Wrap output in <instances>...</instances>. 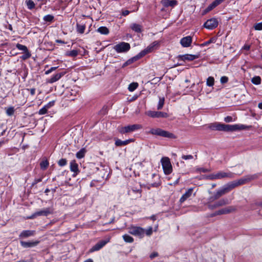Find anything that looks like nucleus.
Returning <instances> with one entry per match:
<instances>
[{
  "mask_svg": "<svg viewBox=\"0 0 262 262\" xmlns=\"http://www.w3.org/2000/svg\"><path fill=\"white\" fill-rule=\"evenodd\" d=\"M210 128L212 130L224 132H234L245 129L247 126L243 124H225L215 122L211 124Z\"/></svg>",
  "mask_w": 262,
  "mask_h": 262,
  "instance_id": "f257e3e1",
  "label": "nucleus"
},
{
  "mask_svg": "<svg viewBox=\"0 0 262 262\" xmlns=\"http://www.w3.org/2000/svg\"><path fill=\"white\" fill-rule=\"evenodd\" d=\"M258 177V174H254L252 175H247L245 176L244 177L239 179L237 181L231 182L228 183L230 187L232 189L234 188L235 187L244 184H246L253 180L256 179Z\"/></svg>",
  "mask_w": 262,
  "mask_h": 262,
  "instance_id": "f03ea898",
  "label": "nucleus"
},
{
  "mask_svg": "<svg viewBox=\"0 0 262 262\" xmlns=\"http://www.w3.org/2000/svg\"><path fill=\"white\" fill-rule=\"evenodd\" d=\"M148 134L152 135L159 136L162 137H165L171 139L176 138L175 135L168 131L164 130L160 128H152L148 132Z\"/></svg>",
  "mask_w": 262,
  "mask_h": 262,
  "instance_id": "7ed1b4c3",
  "label": "nucleus"
},
{
  "mask_svg": "<svg viewBox=\"0 0 262 262\" xmlns=\"http://www.w3.org/2000/svg\"><path fill=\"white\" fill-rule=\"evenodd\" d=\"M142 126L140 124H135L132 125H128L125 126H119L118 128L119 132L121 134H125L133 133L137 130L140 129Z\"/></svg>",
  "mask_w": 262,
  "mask_h": 262,
  "instance_id": "20e7f679",
  "label": "nucleus"
},
{
  "mask_svg": "<svg viewBox=\"0 0 262 262\" xmlns=\"http://www.w3.org/2000/svg\"><path fill=\"white\" fill-rule=\"evenodd\" d=\"M208 177L211 180L222 179L225 178L232 179L234 177V174L230 171L225 172L223 171H220L215 173H212L209 175Z\"/></svg>",
  "mask_w": 262,
  "mask_h": 262,
  "instance_id": "39448f33",
  "label": "nucleus"
},
{
  "mask_svg": "<svg viewBox=\"0 0 262 262\" xmlns=\"http://www.w3.org/2000/svg\"><path fill=\"white\" fill-rule=\"evenodd\" d=\"M128 232L140 238H142L145 235V229L141 227L132 226L128 228Z\"/></svg>",
  "mask_w": 262,
  "mask_h": 262,
  "instance_id": "423d86ee",
  "label": "nucleus"
},
{
  "mask_svg": "<svg viewBox=\"0 0 262 262\" xmlns=\"http://www.w3.org/2000/svg\"><path fill=\"white\" fill-rule=\"evenodd\" d=\"M113 49L118 53H126L130 50V46L129 43L121 42L114 46Z\"/></svg>",
  "mask_w": 262,
  "mask_h": 262,
  "instance_id": "0eeeda50",
  "label": "nucleus"
},
{
  "mask_svg": "<svg viewBox=\"0 0 262 262\" xmlns=\"http://www.w3.org/2000/svg\"><path fill=\"white\" fill-rule=\"evenodd\" d=\"M161 162L165 174H170L172 172V166L169 159L167 157L162 158Z\"/></svg>",
  "mask_w": 262,
  "mask_h": 262,
  "instance_id": "6e6552de",
  "label": "nucleus"
},
{
  "mask_svg": "<svg viewBox=\"0 0 262 262\" xmlns=\"http://www.w3.org/2000/svg\"><path fill=\"white\" fill-rule=\"evenodd\" d=\"M53 210L51 208H44L41 210L37 211L34 212L31 216L28 217V219H33L38 216H48L49 214H52Z\"/></svg>",
  "mask_w": 262,
  "mask_h": 262,
  "instance_id": "1a4fd4ad",
  "label": "nucleus"
},
{
  "mask_svg": "<svg viewBox=\"0 0 262 262\" xmlns=\"http://www.w3.org/2000/svg\"><path fill=\"white\" fill-rule=\"evenodd\" d=\"M218 25V21L215 18L207 20L204 24V27L208 29L212 30Z\"/></svg>",
  "mask_w": 262,
  "mask_h": 262,
  "instance_id": "9d476101",
  "label": "nucleus"
},
{
  "mask_svg": "<svg viewBox=\"0 0 262 262\" xmlns=\"http://www.w3.org/2000/svg\"><path fill=\"white\" fill-rule=\"evenodd\" d=\"M146 114L152 118H167L168 114L166 113L162 112L149 111L146 113Z\"/></svg>",
  "mask_w": 262,
  "mask_h": 262,
  "instance_id": "9b49d317",
  "label": "nucleus"
},
{
  "mask_svg": "<svg viewBox=\"0 0 262 262\" xmlns=\"http://www.w3.org/2000/svg\"><path fill=\"white\" fill-rule=\"evenodd\" d=\"M109 242V239L108 240H102L98 243H97L95 245H94L92 248H91L89 250L90 252H93L94 251H98L101 249L103 246H104L108 242Z\"/></svg>",
  "mask_w": 262,
  "mask_h": 262,
  "instance_id": "f8f14e48",
  "label": "nucleus"
},
{
  "mask_svg": "<svg viewBox=\"0 0 262 262\" xmlns=\"http://www.w3.org/2000/svg\"><path fill=\"white\" fill-rule=\"evenodd\" d=\"M235 210V208L233 207L229 206L226 208H222L215 212H214L212 216H214L215 215L227 214Z\"/></svg>",
  "mask_w": 262,
  "mask_h": 262,
  "instance_id": "ddd939ff",
  "label": "nucleus"
},
{
  "mask_svg": "<svg viewBox=\"0 0 262 262\" xmlns=\"http://www.w3.org/2000/svg\"><path fill=\"white\" fill-rule=\"evenodd\" d=\"M180 60L182 61H192L199 58V55L185 54L181 55L178 56Z\"/></svg>",
  "mask_w": 262,
  "mask_h": 262,
  "instance_id": "4468645a",
  "label": "nucleus"
},
{
  "mask_svg": "<svg viewBox=\"0 0 262 262\" xmlns=\"http://www.w3.org/2000/svg\"><path fill=\"white\" fill-rule=\"evenodd\" d=\"M232 190L229 183L224 185L222 188L217 190L216 193L221 197Z\"/></svg>",
  "mask_w": 262,
  "mask_h": 262,
  "instance_id": "2eb2a0df",
  "label": "nucleus"
},
{
  "mask_svg": "<svg viewBox=\"0 0 262 262\" xmlns=\"http://www.w3.org/2000/svg\"><path fill=\"white\" fill-rule=\"evenodd\" d=\"M39 242L38 241H30V242H25V241H20V245L25 248H32L36 246L38 244Z\"/></svg>",
  "mask_w": 262,
  "mask_h": 262,
  "instance_id": "dca6fc26",
  "label": "nucleus"
},
{
  "mask_svg": "<svg viewBox=\"0 0 262 262\" xmlns=\"http://www.w3.org/2000/svg\"><path fill=\"white\" fill-rule=\"evenodd\" d=\"M192 42V37L190 36H187L183 37L180 40V43L184 48L190 46Z\"/></svg>",
  "mask_w": 262,
  "mask_h": 262,
  "instance_id": "f3484780",
  "label": "nucleus"
},
{
  "mask_svg": "<svg viewBox=\"0 0 262 262\" xmlns=\"http://www.w3.org/2000/svg\"><path fill=\"white\" fill-rule=\"evenodd\" d=\"M54 104L55 101L53 100L50 101L49 103H48L46 105H45L43 107H42L39 110L38 114L40 115L46 114L48 112V110L52 107L54 105Z\"/></svg>",
  "mask_w": 262,
  "mask_h": 262,
  "instance_id": "a211bd4d",
  "label": "nucleus"
},
{
  "mask_svg": "<svg viewBox=\"0 0 262 262\" xmlns=\"http://www.w3.org/2000/svg\"><path fill=\"white\" fill-rule=\"evenodd\" d=\"M66 74V72H60L59 73H57L54 76H53L52 77H51L49 79H48L47 80V82L49 83H53L58 80H59L63 76H64Z\"/></svg>",
  "mask_w": 262,
  "mask_h": 262,
  "instance_id": "6ab92c4d",
  "label": "nucleus"
},
{
  "mask_svg": "<svg viewBox=\"0 0 262 262\" xmlns=\"http://www.w3.org/2000/svg\"><path fill=\"white\" fill-rule=\"evenodd\" d=\"M161 3L165 7H171L173 8L178 5V1L176 0H162Z\"/></svg>",
  "mask_w": 262,
  "mask_h": 262,
  "instance_id": "aec40b11",
  "label": "nucleus"
},
{
  "mask_svg": "<svg viewBox=\"0 0 262 262\" xmlns=\"http://www.w3.org/2000/svg\"><path fill=\"white\" fill-rule=\"evenodd\" d=\"M70 170L73 172V177H75L79 172L78 165L75 160H73L70 162Z\"/></svg>",
  "mask_w": 262,
  "mask_h": 262,
  "instance_id": "412c9836",
  "label": "nucleus"
},
{
  "mask_svg": "<svg viewBox=\"0 0 262 262\" xmlns=\"http://www.w3.org/2000/svg\"><path fill=\"white\" fill-rule=\"evenodd\" d=\"M193 188H189L184 194H183V195L181 196V198L180 199V202L182 203L184 201H185L187 199L190 198L193 192Z\"/></svg>",
  "mask_w": 262,
  "mask_h": 262,
  "instance_id": "4be33fe9",
  "label": "nucleus"
},
{
  "mask_svg": "<svg viewBox=\"0 0 262 262\" xmlns=\"http://www.w3.org/2000/svg\"><path fill=\"white\" fill-rule=\"evenodd\" d=\"M224 1L225 0H215L207 7L205 10V12L207 13L210 11Z\"/></svg>",
  "mask_w": 262,
  "mask_h": 262,
  "instance_id": "5701e85b",
  "label": "nucleus"
},
{
  "mask_svg": "<svg viewBox=\"0 0 262 262\" xmlns=\"http://www.w3.org/2000/svg\"><path fill=\"white\" fill-rule=\"evenodd\" d=\"M35 233L34 230H23L19 235L20 238H27L33 236Z\"/></svg>",
  "mask_w": 262,
  "mask_h": 262,
  "instance_id": "b1692460",
  "label": "nucleus"
},
{
  "mask_svg": "<svg viewBox=\"0 0 262 262\" xmlns=\"http://www.w3.org/2000/svg\"><path fill=\"white\" fill-rule=\"evenodd\" d=\"M134 140L132 139L126 140L124 141H122L120 139H117L115 141V145L117 146H121L123 145H126L129 143L133 142Z\"/></svg>",
  "mask_w": 262,
  "mask_h": 262,
  "instance_id": "393cba45",
  "label": "nucleus"
},
{
  "mask_svg": "<svg viewBox=\"0 0 262 262\" xmlns=\"http://www.w3.org/2000/svg\"><path fill=\"white\" fill-rule=\"evenodd\" d=\"M49 165V163L46 158L42 159V161L40 163V168L44 170H46Z\"/></svg>",
  "mask_w": 262,
  "mask_h": 262,
  "instance_id": "a878e982",
  "label": "nucleus"
},
{
  "mask_svg": "<svg viewBox=\"0 0 262 262\" xmlns=\"http://www.w3.org/2000/svg\"><path fill=\"white\" fill-rule=\"evenodd\" d=\"M131 29L136 32L141 33L142 32V26L137 24H133L130 26Z\"/></svg>",
  "mask_w": 262,
  "mask_h": 262,
  "instance_id": "bb28decb",
  "label": "nucleus"
},
{
  "mask_svg": "<svg viewBox=\"0 0 262 262\" xmlns=\"http://www.w3.org/2000/svg\"><path fill=\"white\" fill-rule=\"evenodd\" d=\"M216 206H217V207L222 206L225 205L229 204L230 203L229 201L227 199H222L217 202H215Z\"/></svg>",
  "mask_w": 262,
  "mask_h": 262,
  "instance_id": "cd10ccee",
  "label": "nucleus"
},
{
  "mask_svg": "<svg viewBox=\"0 0 262 262\" xmlns=\"http://www.w3.org/2000/svg\"><path fill=\"white\" fill-rule=\"evenodd\" d=\"M98 32L101 34L107 35L109 33V30L106 27H100L97 29Z\"/></svg>",
  "mask_w": 262,
  "mask_h": 262,
  "instance_id": "c85d7f7f",
  "label": "nucleus"
},
{
  "mask_svg": "<svg viewBox=\"0 0 262 262\" xmlns=\"http://www.w3.org/2000/svg\"><path fill=\"white\" fill-rule=\"evenodd\" d=\"M25 3L29 10H32L35 7V4L32 0H27Z\"/></svg>",
  "mask_w": 262,
  "mask_h": 262,
  "instance_id": "c756f323",
  "label": "nucleus"
},
{
  "mask_svg": "<svg viewBox=\"0 0 262 262\" xmlns=\"http://www.w3.org/2000/svg\"><path fill=\"white\" fill-rule=\"evenodd\" d=\"M85 29V26L84 25H79L78 24L76 25L77 32L80 34H83Z\"/></svg>",
  "mask_w": 262,
  "mask_h": 262,
  "instance_id": "7c9ffc66",
  "label": "nucleus"
},
{
  "mask_svg": "<svg viewBox=\"0 0 262 262\" xmlns=\"http://www.w3.org/2000/svg\"><path fill=\"white\" fill-rule=\"evenodd\" d=\"M159 44V42L157 41H154L150 45H149L147 48L146 49L149 51V52H152Z\"/></svg>",
  "mask_w": 262,
  "mask_h": 262,
  "instance_id": "2f4dec72",
  "label": "nucleus"
},
{
  "mask_svg": "<svg viewBox=\"0 0 262 262\" xmlns=\"http://www.w3.org/2000/svg\"><path fill=\"white\" fill-rule=\"evenodd\" d=\"M216 39L217 38L216 37H212L209 40L203 42V43H202L200 45V46L201 47L207 46L211 43H215L216 42Z\"/></svg>",
  "mask_w": 262,
  "mask_h": 262,
  "instance_id": "473e14b6",
  "label": "nucleus"
},
{
  "mask_svg": "<svg viewBox=\"0 0 262 262\" xmlns=\"http://www.w3.org/2000/svg\"><path fill=\"white\" fill-rule=\"evenodd\" d=\"M123 239L126 243H132L134 242V238L128 234H124L122 236Z\"/></svg>",
  "mask_w": 262,
  "mask_h": 262,
  "instance_id": "72a5a7b5",
  "label": "nucleus"
},
{
  "mask_svg": "<svg viewBox=\"0 0 262 262\" xmlns=\"http://www.w3.org/2000/svg\"><path fill=\"white\" fill-rule=\"evenodd\" d=\"M138 85L137 82H132L128 85V89L130 92H133L138 88Z\"/></svg>",
  "mask_w": 262,
  "mask_h": 262,
  "instance_id": "f704fd0d",
  "label": "nucleus"
},
{
  "mask_svg": "<svg viewBox=\"0 0 262 262\" xmlns=\"http://www.w3.org/2000/svg\"><path fill=\"white\" fill-rule=\"evenodd\" d=\"M251 82L255 85L260 84L261 83V78L259 76H254L252 78Z\"/></svg>",
  "mask_w": 262,
  "mask_h": 262,
  "instance_id": "c9c22d12",
  "label": "nucleus"
},
{
  "mask_svg": "<svg viewBox=\"0 0 262 262\" xmlns=\"http://www.w3.org/2000/svg\"><path fill=\"white\" fill-rule=\"evenodd\" d=\"M214 84V79L213 77L210 76L207 79L206 85L208 86H212Z\"/></svg>",
  "mask_w": 262,
  "mask_h": 262,
  "instance_id": "e433bc0d",
  "label": "nucleus"
},
{
  "mask_svg": "<svg viewBox=\"0 0 262 262\" xmlns=\"http://www.w3.org/2000/svg\"><path fill=\"white\" fill-rule=\"evenodd\" d=\"M165 102V99L164 97H159V100L157 106L158 110H161Z\"/></svg>",
  "mask_w": 262,
  "mask_h": 262,
  "instance_id": "4c0bfd02",
  "label": "nucleus"
},
{
  "mask_svg": "<svg viewBox=\"0 0 262 262\" xmlns=\"http://www.w3.org/2000/svg\"><path fill=\"white\" fill-rule=\"evenodd\" d=\"M54 18L53 15L48 14L43 17V20L46 22H52L54 20Z\"/></svg>",
  "mask_w": 262,
  "mask_h": 262,
  "instance_id": "58836bf2",
  "label": "nucleus"
},
{
  "mask_svg": "<svg viewBox=\"0 0 262 262\" xmlns=\"http://www.w3.org/2000/svg\"><path fill=\"white\" fill-rule=\"evenodd\" d=\"M16 47L18 50L23 51V52L29 51L27 47L25 45L17 43Z\"/></svg>",
  "mask_w": 262,
  "mask_h": 262,
  "instance_id": "ea45409f",
  "label": "nucleus"
},
{
  "mask_svg": "<svg viewBox=\"0 0 262 262\" xmlns=\"http://www.w3.org/2000/svg\"><path fill=\"white\" fill-rule=\"evenodd\" d=\"M23 53H24V54L20 57V58L24 60L29 58L31 56V54L29 52V51L25 52H23Z\"/></svg>",
  "mask_w": 262,
  "mask_h": 262,
  "instance_id": "a19ab883",
  "label": "nucleus"
},
{
  "mask_svg": "<svg viewBox=\"0 0 262 262\" xmlns=\"http://www.w3.org/2000/svg\"><path fill=\"white\" fill-rule=\"evenodd\" d=\"M138 60V57H135V56L133 57V58L128 59V60H127L123 65V67H124L132 63H133V62L136 61Z\"/></svg>",
  "mask_w": 262,
  "mask_h": 262,
  "instance_id": "79ce46f5",
  "label": "nucleus"
},
{
  "mask_svg": "<svg viewBox=\"0 0 262 262\" xmlns=\"http://www.w3.org/2000/svg\"><path fill=\"white\" fill-rule=\"evenodd\" d=\"M85 154V150L84 149H81L78 151L76 154V157L78 159H81L84 157Z\"/></svg>",
  "mask_w": 262,
  "mask_h": 262,
  "instance_id": "37998d69",
  "label": "nucleus"
},
{
  "mask_svg": "<svg viewBox=\"0 0 262 262\" xmlns=\"http://www.w3.org/2000/svg\"><path fill=\"white\" fill-rule=\"evenodd\" d=\"M149 53V51L146 48L145 50H144L142 51H141L140 53H139L137 55H136L135 57H138V59H139V58H140L141 57L144 56L147 53Z\"/></svg>",
  "mask_w": 262,
  "mask_h": 262,
  "instance_id": "c03bdc74",
  "label": "nucleus"
},
{
  "mask_svg": "<svg viewBox=\"0 0 262 262\" xmlns=\"http://www.w3.org/2000/svg\"><path fill=\"white\" fill-rule=\"evenodd\" d=\"M195 171L198 173H201V172H207L210 171V170L207 168H202V167H196L195 169Z\"/></svg>",
  "mask_w": 262,
  "mask_h": 262,
  "instance_id": "a18cd8bd",
  "label": "nucleus"
},
{
  "mask_svg": "<svg viewBox=\"0 0 262 262\" xmlns=\"http://www.w3.org/2000/svg\"><path fill=\"white\" fill-rule=\"evenodd\" d=\"M78 53V51L76 50H73L71 51H69L67 53V55H68L69 56L71 57H76L77 56Z\"/></svg>",
  "mask_w": 262,
  "mask_h": 262,
  "instance_id": "49530a36",
  "label": "nucleus"
},
{
  "mask_svg": "<svg viewBox=\"0 0 262 262\" xmlns=\"http://www.w3.org/2000/svg\"><path fill=\"white\" fill-rule=\"evenodd\" d=\"M133 193H134L136 194V196L135 197V199H137L138 198H140L141 197V190L138 189V190H133L132 192Z\"/></svg>",
  "mask_w": 262,
  "mask_h": 262,
  "instance_id": "de8ad7c7",
  "label": "nucleus"
},
{
  "mask_svg": "<svg viewBox=\"0 0 262 262\" xmlns=\"http://www.w3.org/2000/svg\"><path fill=\"white\" fill-rule=\"evenodd\" d=\"M67 164V161L66 159H61L58 162V164L60 166H64Z\"/></svg>",
  "mask_w": 262,
  "mask_h": 262,
  "instance_id": "09e8293b",
  "label": "nucleus"
},
{
  "mask_svg": "<svg viewBox=\"0 0 262 262\" xmlns=\"http://www.w3.org/2000/svg\"><path fill=\"white\" fill-rule=\"evenodd\" d=\"M14 110L13 107H10L6 111V114L9 116H12L14 114Z\"/></svg>",
  "mask_w": 262,
  "mask_h": 262,
  "instance_id": "8fccbe9b",
  "label": "nucleus"
},
{
  "mask_svg": "<svg viewBox=\"0 0 262 262\" xmlns=\"http://www.w3.org/2000/svg\"><path fill=\"white\" fill-rule=\"evenodd\" d=\"M254 28L255 30H262V22L255 24Z\"/></svg>",
  "mask_w": 262,
  "mask_h": 262,
  "instance_id": "3c124183",
  "label": "nucleus"
},
{
  "mask_svg": "<svg viewBox=\"0 0 262 262\" xmlns=\"http://www.w3.org/2000/svg\"><path fill=\"white\" fill-rule=\"evenodd\" d=\"M228 81V78L227 76H222L220 79V82L222 84H225Z\"/></svg>",
  "mask_w": 262,
  "mask_h": 262,
  "instance_id": "603ef678",
  "label": "nucleus"
},
{
  "mask_svg": "<svg viewBox=\"0 0 262 262\" xmlns=\"http://www.w3.org/2000/svg\"><path fill=\"white\" fill-rule=\"evenodd\" d=\"M152 233V228L151 227H149L147 229H145V234H146L147 236H150L151 235Z\"/></svg>",
  "mask_w": 262,
  "mask_h": 262,
  "instance_id": "864d4df0",
  "label": "nucleus"
},
{
  "mask_svg": "<svg viewBox=\"0 0 262 262\" xmlns=\"http://www.w3.org/2000/svg\"><path fill=\"white\" fill-rule=\"evenodd\" d=\"M193 156L191 155H183L182 156V159L183 160H191L193 159Z\"/></svg>",
  "mask_w": 262,
  "mask_h": 262,
  "instance_id": "5fc2aeb1",
  "label": "nucleus"
},
{
  "mask_svg": "<svg viewBox=\"0 0 262 262\" xmlns=\"http://www.w3.org/2000/svg\"><path fill=\"white\" fill-rule=\"evenodd\" d=\"M57 68V67H51L50 69H49L48 70H47L45 72V74H46V75L49 74L53 71H55Z\"/></svg>",
  "mask_w": 262,
  "mask_h": 262,
  "instance_id": "6e6d98bb",
  "label": "nucleus"
},
{
  "mask_svg": "<svg viewBox=\"0 0 262 262\" xmlns=\"http://www.w3.org/2000/svg\"><path fill=\"white\" fill-rule=\"evenodd\" d=\"M224 121L226 122H230L233 121V118L231 116H227L224 118Z\"/></svg>",
  "mask_w": 262,
  "mask_h": 262,
  "instance_id": "4d7b16f0",
  "label": "nucleus"
},
{
  "mask_svg": "<svg viewBox=\"0 0 262 262\" xmlns=\"http://www.w3.org/2000/svg\"><path fill=\"white\" fill-rule=\"evenodd\" d=\"M27 90L29 92H30L31 95L33 96L35 94V88H32V89H27Z\"/></svg>",
  "mask_w": 262,
  "mask_h": 262,
  "instance_id": "13d9d810",
  "label": "nucleus"
},
{
  "mask_svg": "<svg viewBox=\"0 0 262 262\" xmlns=\"http://www.w3.org/2000/svg\"><path fill=\"white\" fill-rule=\"evenodd\" d=\"M208 208L210 209H213L214 208H216L217 207V206H216V203H215L214 204H209L208 205Z\"/></svg>",
  "mask_w": 262,
  "mask_h": 262,
  "instance_id": "bf43d9fd",
  "label": "nucleus"
},
{
  "mask_svg": "<svg viewBox=\"0 0 262 262\" xmlns=\"http://www.w3.org/2000/svg\"><path fill=\"white\" fill-rule=\"evenodd\" d=\"M129 13H130V12L128 10H124V11H122V14L123 16H126L128 14H129Z\"/></svg>",
  "mask_w": 262,
  "mask_h": 262,
  "instance_id": "052dcab7",
  "label": "nucleus"
},
{
  "mask_svg": "<svg viewBox=\"0 0 262 262\" xmlns=\"http://www.w3.org/2000/svg\"><path fill=\"white\" fill-rule=\"evenodd\" d=\"M158 256V253H156V252H154L152 253H151L150 255V257L151 258H155V257L157 256Z\"/></svg>",
  "mask_w": 262,
  "mask_h": 262,
  "instance_id": "680f3d73",
  "label": "nucleus"
},
{
  "mask_svg": "<svg viewBox=\"0 0 262 262\" xmlns=\"http://www.w3.org/2000/svg\"><path fill=\"white\" fill-rule=\"evenodd\" d=\"M208 200L209 203H211V202H213L214 201H215V199H214V196H211L208 198Z\"/></svg>",
  "mask_w": 262,
  "mask_h": 262,
  "instance_id": "e2e57ef3",
  "label": "nucleus"
},
{
  "mask_svg": "<svg viewBox=\"0 0 262 262\" xmlns=\"http://www.w3.org/2000/svg\"><path fill=\"white\" fill-rule=\"evenodd\" d=\"M250 46L247 45H245L243 48V49L247 50V51L249 50L250 49Z\"/></svg>",
  "mask_w": 262,
  "mask_h": 262,
  "instance_id": "0e129e2a",
  "label": "nucleus"
},
{
  "mask_svg": "<svg viewBox=\"0 0 262 262\" xmlns=\"http://www.w3.org/2000/svg\"><path fill=\"white\" fill-rule=\"evenodd\" d=\"M213 196H214V199H215V200L220 198V196L216 193H215Z\"/></svg>",
  "mask_w": 262,
  "mask_h": 262,
  "instance_id": "69168bd1",
  "label": "nucleus"
},
{
  "mask_svg": "<svg viewBox=\"0 0 262 262\" xmlns=\"http://www.w3.org/2000/svg\"><path fill=\"white\" fill-rule=\"evenodd\" d=\"M213 196H214V199H215V200L220 198V196L216 193H215Z\"/></svg>",
  "mask_w": 262,
  "mask_h": 262,
  "instance_id": "338daca9",
  "label": "nucleus"
},
{
  "mask_svg": "<svg viewBox=\"0 0 262 262\" xmlns=\"http://www.w3.org/2000/svg\"><path fill=\"white\" fill-rule=\"evenodd\" d=\"M84 262H93V260L92 259L89 258L85 260Z\"/></svg>",
  "mask_w": 262,
  "mask_h": 262,
  "instance_id": "774afa93",
  "label": "nucleus"
}]
</instances>
